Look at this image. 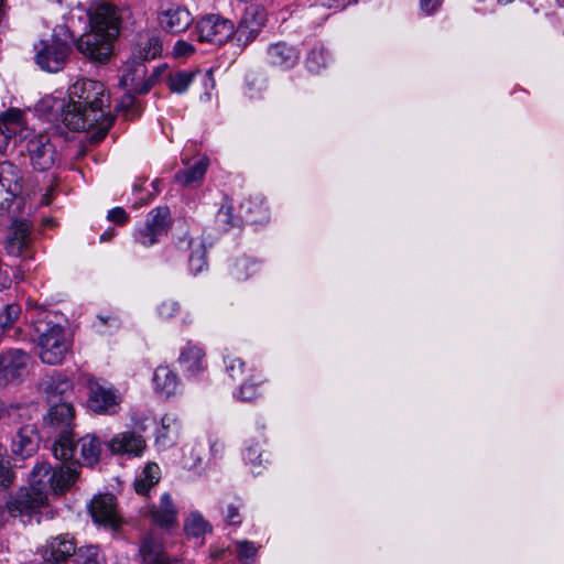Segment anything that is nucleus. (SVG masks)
<instances>
[{"label": "nucleus", "instance_id": "nucleus-12", "mask_svg": "<svg viewBox=\"0 0 564 564\" xmlns=\"http://www.w3.org/2000/svg\"><path fill=\"white\" fill-rule=\"evenodd\" d=\"M70 51L66 41L53 36L48 42H41V48L36 53V63L42 69L56 73L65 66Z\"/></svg>", "mask_w": 564, "mask_h": 564}, {"label": "nucleus", "instance_id": "nucleus-23", "mask_svg": "<svg viewBox=\"0 0 564 564\" xmlns=\"http://www.w3.org/2000/svg\"><path fill=\"white\" fill-rule=\"evenodd\" d=\"M40 435L35 425L24 424L21 426L11 442V452L14 456L28 458L36 453Z\"/></svg>", "mask_w": 564, "mask_h": 564}, {"label": "nucleus", "instance_id": "nucleus-57", "mask_svg": "<svg viewBox=\"0 0 564 564\" xmlns=\"http://www.w3.org/2000/svg\"><path fill=\"white\" fill-rule=\"evenodd\" d=\"M204 76L208 82H210L212 86L214 87L215 83H214L213 72L207 70Z\"/></svg>", "mask_w": 564, "mask_h": 564}, {"label": "nucleus", "instance_id": "nucleus-14", "mask_svg": "<svg viewBox=\"0 0 564 564\" xmlns=\"http://www.w3.org/2000/svg\"><path fill=\"white\" fill-rule=\"evenodd\" d=\"M89 390L88 406L98 414H113L117 412L121 398L116 391L97 380L90 379L87 383Z\"/></svg>", "mask_w": 564, "mask_h": 564}, {"label": "nucleus", "instance_id": "nucleus-28", "mask_svg": "<svg viewBox=\"0 0 564 564\" xmlns=\"http://www.w3.org/2000/svg\"><path fill=\"white\" fill-rule=\"evenodd\" d=\"M162 52V43L158 36H142L133 47L132 56L141 62L155 58Z\"/></svg>", "mask_w": 564, "mask_h": 564}, {"label": "nucleus", "instance_id": "nucleus-42", "mask_svg": "<svg viewBox=\"0 0 564 564\" xmlns=\"http://www.w3.org/2000/svg\"><path fill=\"white\" fill-rule=\"evenodd\" d=\"M188 262L194 274L203 271L206 267V250L203 245L198 243L192 249Z\"/></svg>", "mask_w": 564, "mask_h": 564}, {"label": "nucleus", "instance_id": "nucleus-7", "mask_svg": "<svg viewBox=\"0 0 564 564\" xmlns=\"http://www.w3.org/2000/svg\"><path fill=\"white\" fill-rule=\"evenodd\" d=\"M195 31L199 42L223 45L229 39L235 40V24L218 14H207L196 22Z\"/></svg>", "mask_w": 564, "mask_h": 564}, {"label": "nucleus", "instance_id": "nucleus-51", "mask_svg": "<svg viewBox=\"0 0 564 564\" xmlns=\"http://www.w3.org/2000/svg\"><path fill=\"white\" fill-rule=\"evenodd\" d=\"M194 52V46L185 41H177L173 48V54L177 57L188 56Z\"/></svg>", "mask_w": 564, "mask_h": 564}, {"label": "nucleus", "instance_id": "nucleus-53", "mask_svg": "<svg viewBox=\"0 0 564 564\" xmlns=\"http://www.w3.org/2000/svg\"><path fill=\"white\" fill-rule=\"evenodd\" d=\"M239 556L241 558H250L254 556L257 549L252 542L242 541L238 543Z\"/></svg>", "mask_w": 564, "mask_h": 564}, {"label": "nucleus", "instance_id": "nucleus-21", "mask_svg": "<svg viewBox=\"0 0 564 564\" xmlns=\"http://www.w3.org/2000/svg\"><path fill=\"white\" fill-rule=\"evenodd\" d=\"M161 28L172 34L186 31L193 23L192 13L184 6L172 4L158 15Z\"/></svg>", "mask_w": 564, "mask_h": 564}, {"label": "nucleus", "instance_id": "nucleus-26", "mask_svg": "<svg viewBox=\"0 0 564 564\" xmlns=\"http://www.w3.org/2000/svg\"><path fill=\"white\" fill-rule=\"evenodd\" d=\"M153 383L159 393L170 397L176 392L178 377L167 366H159L153 375Z\"/></svg>", "mask_w": 564, "mask_h": 564}, {"label": "nucleus", "instance_id": "nucleus-44", "mask_svg": "<svg viewBox=\"0 0 564 564\" xmlns=\"http://www.w3.org/2000/svg\"><path fill=\"white\" fill-rule=\"evenodd\" d=\"M306 66L311 72H319L325 66V54L323 47H313L306 58Z\"/></svg>", "mask_w": 564, "mask_h": 564}, {"label": "nucleus", "instance_id": "nucleus-31", "mask_svg": "<svg viewBox=\"0 0 564 564\" xmlns=\"http://www.w3.org/2000/svg\"><path fill=\"white\" fill-rule=\"evenodd\" d=\"M204 351L196 346H188L183 349L180 356V364L185 371L194 375L203 370Z\"/></svg>", "mask_w": 564, "mask_h": 564}, {"label": "nucleus", "instance_id": "nucleus-2", "mask_svg": "<svg viewBox=\"0 0 564 564\" xmlns=\"http://www.w3.org/2000/svg\"><path fill=\"white\" fill-rule=\"evenodd\" d=\"M68 98L62 119L74 131L88 130L102 117V109L109 102L105 85L87 78L76 80L68 88Z\"/></svg>", "mask_w": 564, "mask_h": 564}, {"label": "nucleus", "instance_id": "nucleus-20", "mask_svg": "<svg viewBox=\"0 0 564 564\" xmlns=\"http://www.w3.org/2000/svg\"><path fill=\"white\" fill-rule=\"evenodd\" d=\"M77 546L73 536L61 534L50 539L43 547V557L48 564H64L73 561Z\"/></svg>", "mask_w": 564, "mask_h": 564}, {"label": "nucleus", "instance_id": "nucleus-3", "mask_svg": "<svg viewBox=\"0 0 564 564\" xmlns=\"http://www.w3.org/2000/svg\"><path fill=\"white\" fill-rule=\"evenodd\" d=\"M74 417L75 409L70 401L50 404V409L44 416V424L54 431H58V437L52 447L55 458H69L75 455L76 448L74 447L72 432Z\"/></svg>", "mask_w": 564, "mask_h": 564}, {"label": "nucleus", "instance_id": "nucleus-59", "mask_svg": "<svg viewBox=\"0 0 564 564\" xmlns=\"http://www.w3.org/2000/svg\"><path fill=\"white\" fill-rule=\"evenodd\" d=\"M102 324H106V319L104 317H99Z\"/></svg>", "mask_w": 564, "mask_h": 564}, {"label": "nucleus", "instance_id": "nucleus-58", "mask_svg": "<svg viewBox=\"0 0 564 564\" xmlns=\"http://www.w3.org/2000/svg\"><path fill=\"white\" fill-rule=\"evenodd\" d=\"M2 514H3V507H2V505H0V517H2Z\"/></svg>", "mask_w": 564, "mask_h": 564}, {"label": "nucleus", "instance_id": "nucleus-33", "mask_svg": "<svg viewBox=\"0 0 564 564\" xmlns=\"http://www.w3.org/2000/svg\"><path fill=\"white\" fill-rule=\"evenodd\" d=\"M73 564H105V557L97 546L77 547L72 561Z\"/></svg>", "mask_w": 564, "mask_h": 564}, {"label": "nucleus", "instance_id": "nucleus-39", "mask_svg": "<svg viewBox=\"0 0 564 564\" xmlns=\"http://www.w3.org/2000/svg\"><path fill=\"white\" fill-rule=\"evenodd\" d=\"M178 436V426L174 419L170 416H164L162 419V431L160 432L156 441L166 444L165 441L173 443Z\"/></svg>", "mask_w": 564, "mask_h": 564}, {"label": "nucleus", "instance_id": "nucleus-17", "mask_svg": "<svg viewBox=\"0 0 564 564\" xmlns=\"http://www.w3.org/2000/svg\"><path fill=\"white\" fill-rule=\"evenodd\" d=\"M29 357L22 350H9L0 355V387L14 382L26 375Z\"/></svg>", "mask_w": 564, "mask_h": 564}, {"label": "nucleus", "instance_id": "nucleus-46", "mask_svg": "<svg viewBox=\"0 0 564 564\" xmlns=\"http://www.w3.org/2000/svg\"><path fill=\"white\" fill-rule=\"evenodd\" d=\"M241 503L228 502L225 509L221 510L225 521L230 525H238L242 522L240 514Z\"/></svg>", "mask_w": 564, "mask_h": 564}, {"label": "nucleus", "instance_id": "nucleus-47", "mask_svg": "<svg viewBox=\"0 0 564 564\" xmlns=\"http://www.w3.org/2000/svg\"><path fill=\"white\" fill-rule=\"evenodd\" d=\"M7 449L0 444V486L9 487L13 484V474L11 473L8 460L6 459Z\"/></svg>", "mask_w": 564, "mask_h": 564}, {"label": "nucleus", "instance_id": "nucleus-22", "mask_svg": "<svg viewBox=\"0 0 564 564\" xmlns=\"http://www.w3.org/2000/svg\"><path fill=\"white\" fill-rule=\"evenodd\" d=\"M145 447L144 437L134 431L117 433L108 442V448L115 455L140 456Z\"/></svg>", "mask_w": 564, "mask_h": 564}, {"label": "nucleus", "instance_id": "nucleus-34", "mask_svg": "<svg viewBox=\"0 0 564 564\" xmlns=\"http://www.w3.org/2000/svg\"><path fill=\"white\" fill-rule=\"evenodd\" d=\"M194 76L195 73L186 70L170 73L166 84L172 93L183 94L192 84Z\"/></svg>", "mask_w": 564, "mask_h": 564}, {"label": "nucleus", "instance_id": "nucleus-11", "mask_svg": "<svg viewBox=\"0 0 564 564\" xmlns=\"http://www.w3.org/2000/svg\"><path fill=\"white\" fill-rule=\"evenodd\" d=\"M162 72H164V69L155 68L152 75L147 79V66L143 62L131 56L124 65L120 84L134 93L145 94L154 85Z\"/></svg>", "mask_w": 564, "mask_h": 564}, {"label": "nucleus", "instance_id": "nucleus-60", "mask_svg": "<svg viewBox=\"0 0 564 564\" xmlns=\"http://www.w3.org/2000/svg\"><path fill=\"white\" fill-rule=\"evenodd\" d=\"M558 3H560L561 6H564V0H558Z\"/></svg>", "mask_w": 564, "mask_h": 564}, {"label": "nucleus", "instance_id": "nucleus-45", "mask_svg": "<svg viewBox=\"0 0 564 564\" xmlns=\"http://www.w3.org/2000/svg\"><path fill=\"white\" fill-rule=\"evenodd\" d=\"M21 314V307L18 304H9L0 313V327L8 328L13 325Z\"/></svg>", "mask_w": 564, "mask_h": 564}, {"label": "nucleus", "instance_id": "nucleus-35", "mask_svg": "<svg viewBox=\"0 0 564 564\" xmlns=\"http://www.w3.org/2000/svg\"><path fill=\"white\" fill-rule=\"evenodd\" d=\"M257 264L249 258H240L236 260L231 268V275L237 281H245L251 274L256 273Z\"/></svg>", "mask_w": 564, "mask_h": 564}, {"label": "nucleus", "instance_id": "nucleus-13", "mask_svg": "<svg viewBox=\"0 0 564 564\" xmlns=\"http://www.w3.org/2000/svg\"><path fill=\"white\" fill-rule=\"evenodd\" d=\"M89 25L91 30L118 35L121 18L118 9L105 1L94 2L88 9Z\"/></svg>", "mask_w": 564, "mask_h": 564}, {"label": "nucleus", "instance_id": "nucleus-52", "mask_svg": "<svg viewBox=\"0 0 564 564\" xmlns=\"http://www.w3.org/2000/svg\"><path fill=\"white\" fill-rule=\"evenodd\" d=\"M107 218L110 221H113L118 225H122L127 221L128 214L126 213V210L123 208L116 207V208H112L111 210H109Z\"/></svg>", "mask_w": 564, "mask_h": 564}, {"label": "nucleus", "instance_id": "nucleus-15", "mask_svg": "<svg viewBox=\"0 0 564 564\" xmlns=\"http://www.w3.org/2000/svg\"><path fill=\"white\" fill-rule=\"evenodd\" d=\"M39 390L50 404H56L63 401H70V397L74 393V384L67 376L54 372L40 381Z\"/></svg>", "mask_w": 564, "mask_h": 564}, {"label": "nucleus", "instance_id": "nucleus-55", "mask_svg": "<svg viewBox=\"0 0 564 564\" xmlns=\"http://www.w3.org/2000/svg\"><path fill=\"white\" fill-rule=\"evenodd\" d=\"M257 449L256 448H248L246 458L252 464H256V460L261 457V454L256 456Z\"/></svg>", "mask_w": 564, "mask_h": 564}, {"label": "nucleus", "instance_id": "nucleus-43", "mask_svg": "<svg viewBox=\"0 0 564 564\" xmlns=\"http://www.w3.org/2000/svg\"><path fill=\"white\" fill-rule=\"evenodd\" d=\"M22 117L23 115L21 110L11 108L0 116V123L7 126L10 130H14L17 133L22 126Z\"/></svg>", "mask_w": 564, "mask_h": 564}, {"label": "nucleus", "instance_id": "nucleus-40", "mask_svg": "<svg viewBox=\"0 0 564 564\" xmlns=\"http://www.w3.org/2000/svg\"><path fill=\"white\" fill-rule=\"evenodd\" d=\"M29 410V406H22L20 404L7 405L0 400V420L8 417L13 423H19L24 417V413Z\"/></svg>", "mask_w": 564, "mask_h": 564}, {"label": "nucleus", "instance_id": "nucleus-56", "mask_svg": "<svg viewBox=\"0 0 564 564\" xmlns=\"http://www.w3.org/2000/svg\"><path fill=\"white\" fill-rule=\"evenodd\" d=\"M223 448V444L215 442L212 444L210 449L214 454H218Z\"/></svg>", "mask_w": 564, "mask_h": 564}, {"label": "nucleus", "instance_id": "nucleus-9", "mask_svg": "<svg viewBox=\"0 0 564 564\" xmlns=\"http://www.w3.org/2000/svg\"><path fill=\"white\" fill-rule=\"evenodd\" d=\"M74 447L76 448L75 455L69 458H58L64 464L56 469L62 468H75L77 470V478L79 477V467L94 466L99 462L101 454V442L94 434H86L85 436L74 441Z\"/></svg>", "mask_w": 564, "mask_h": 564}, {"label": "nucleus", "instance_id": "nucleus-18", "mask_svg": "<svg viewBox=\"0 0 564 564\" xmlns=\"http://www.w3.org/2000/svg\"><path fill=\"white\" fill-rule=\"evenodd\" d=\"M89 511L97 524L104 525L112 531H117L120 528L121 520L117 512L113 496L100 495L95 497L89 505Z\"/></svg>", "mask_w": 564, "mask_h": 564}, {"label": "nucleus", "instance_id": "nucleus-37", "mask_svg": "<svg viewBox=\"0 0 564 564\" xmlns=\"http://www.w3.org/2000/svg\"><path fill=\"white\" fill-rule=\"evenodd\" d=\"M116 111L122 113L126 120H132L140 115L137 100L133 95L126 94L116 105Z\"/></svg>", "mask_w": 564, "mask_h": 564}, {"label": "nucleus", "instance_id": "nucleus-27", "mask_svg": "<svg viewBox=\"0 0 564 564\" xmlns=\"http://www.w3.org/2000/svg\"><path fill=\"white\" fill-rule=\"evenodd\" d=\"M268 57L274 66L291 67L297 61V53L285 43H276L269 47Z\"/></svg>", "mask_w": 564, "mask_h": 564}, {"label": "nucleus", "instance_id": "nucleus-50", "mask_svg": "<svg viewBox=\"0 0 564 564\" xmlns=\"http://www.w3.org/2000/svg\"><path fill=\"white\" fill-rule=\"evenodd\" d=\"M15 134L17 133L14 132V130H10V128H7V126L0 123V153L6 152L10 144L11 139Z\"/></svg>", "mask_w": 564, "mask_h": 564}, {"label": "nucleus", "instance_id": "nucleus-49", "mask_svg": "<svg viewBox=\"0 0 564 564\" xmlns=\"http://www.w3.org/2000/svg\"><path fill=\"white\" fill-rule=\"evenodd\" d=\"M178 311V304L173 300L163 301L159 306V313L164 318H170Z\"/></svg>", "mask_w": 564, "mask_h": 564}, {"label": "nucleus", "instance_id": "nucleus-25", "mask_svg": "<svg viewBox=\"0 0 564 564\" xmlns=\"http://www.w3.org/2000/svg\"><path fill=\"white\" fill-rule=\"evenodd\" d=\"M140 553L144 564H177L170 560L163 552L162 544L151 535L142 540Z\"/></svg>", "mask_w": 564, "mask_h": 564}, {"label": "nucleus", "instance_id": "nucleus-10", "mask_svg": "<svg viewBox=\"0 0 564 564\" xmlns=\"http://www.w3.org/2000/svg\"><path fill=\"white\" fill-rule=\"evenodd\" d=\"M170 214L167 206H159L151 210L144 226L135 231V240L144 247L156 243L159 237L165 235L170 228Z\"/></svg>", "mask_w": 564, "mask_h": 564}, {"label": "nucleus", "instance_id": "nucleus-6", "mask_svg": "<svg viewBox=\"0 0 564 564\" xmlns=\"http://www.w3.org/2000/svg\"><path fill=\"white\" fill-rule=\"evenodd\" d=\"M24 139L30 164L35 171H48L57 164L58 152L47 134L32 132Z\"/></svg>", "mask_w": 564, "mask_h": 564}, {"label": "nucleus", "instance_id": "nucleus-36", "mask_svg": "<svg viewBox=\"0 0 564 564\" xmlns=\"http://www.w3.org/2000/svg\"><path fill=\"white\" fill-rule=\"evenodd\" d=\"M264 380L260 376H250L239 389L242 401H252L259 397V387Z\"/></svg>", "mask_w": 564, "mask_h": 564}, {"label": "nucleus", "instance_id": "nucleus-19", "mask_svg": "<svg viewBox=\"0 0 564 564\" xmlns=\"http://www.w3.org/2000/svg\"><path fill=\"white\" fill-rule=\"evenodd\" d=\"M21 191V171L11 162L0 163V209L9 207Z\"/></svg>", "mask_w": 564, "mask_h": 564}, {"label": "nucleus", "instance_id": "nucleus-16", "mask_svg": "<svg viewBox=\"0 0 564 564\" xmlns=\"http://www.w3.org/2000/svg\"><path fill=\"white\" fill-rule=\"evenodd\" d=\"M32 241V224L28 220H17L8 230L4 249L9 256L22 257L30 250Z\"/></svg>", "mask_w": 564, "mask_h": 564}, {"label": "nucleus", "instance_id": "nucleus-4", "mask_svg": "<svg viewBox=\"0 0 564 564\" xmlns=\"http://www.w3.org/2000/svg\"><path fill=\"white\" fill-rule=\"evenodd\" d=\"M40 333L37 338L39 356L47 365L61 364L68 354L70 344L66 338L65 330L59 325H53L44 330L36 328Z\"/></svg>", "mask_w": 564, "mask_h": 564}, {"label": "nucleus", "instance_id": "nucleus-29", "mask_svg": "<svg viewBox=\"0 0 564 564\" xmlns=\"http://www.w3.org/2000/svg\"><path fill=\"white\" fill-rule=\"evenodd\" d=\"M207 166L208 160L200 159L193 166L178 171L175 174V180L185 186H196L203 181Z\"/></svg>", "mask_w": 564, "mask_h": 564}, {"label": "nucleus", "instance_id": "nucleus-48", "mask_svg": "<svg viewBox=\"0 0 564 564\" xmlns=\"http://www.w3.org/2000/svg\"><path fill=\"white\" fill-rule=\"evenodd\" d=\"M226 371L232 379H239L245 372V362L238 357H227L225 359Z\"/></svg>", "mask_w": 564, "mask_h": 564}, {"label": "nucleus", "instance_id": "nucleus-8", "mask_svg": "<svg viewBox=\"0 0 564 564\" xmlns=\"http://www.w3.org/2000/svg\"><path fill=\"white\" fill-rule=\"evenodd\" d=\"M267 22V11L260 4H249L235 26V41L238 46H247L256 40Z\"/></svg>", "mask_w": 564, "mask_h": 564}, {"label": "nucleus", "instance_id": "nucleus-38", "mask_svg": "<svg viewBox=\"0 0 564 564\" xmlns=\"http://www.w3.org/2000/svg\"><path fill=\"white\" fill-rule=\"evenodd\" d=\"M216 224L224 231H228L237 226V219L232 215V206L228 202L224 203L218 209Z\"/></svg>", "mask_w": 564, "mask_h": 564}, {"label": "nucleus", "instance_id": "nucleus-30", "mask_svg": "<svg viewBox=\"0 0 564 564\" xmlns=\"http://www.w3.org/2000/svg\"><path fill=\"white\" fill-rule=\"evenodd\" d=\"M159 480L160 467L154 463H149L141 476L134 480V489L140 495H147Z\"/></svg>", "mask_w": 564, "mask_h": 564}, {"label": "nucleus", "instance_id": "nucleus-32", "mask_svg": "<svg viewBox=\"0 0 564 564\" xmlns=\"http://www.w3.org/2000/svg\"><path fill=\"white\" fill-rule=\"evenodd\" d=\"M184 531L187 536L199 538L212 532V525L198 511H193L184 521Z\"/></svg>", "mask_w": 564, "mask_h": 564}, {"label": "nucleus", "instance_id": "nucleus-1", "mask_svg": "<svg viewBox=\"0 0 564 564\" xmlns=\"http://www.w3.org/2000/svg\"><path fill=\"white\" fill-rule=\"evenodd\" d=\"M75 468L53 469L46 462L36 463L30 474L29 485L20 487L6 501L12 518L31 522L50 505V497L63 495L76 482Z\"/></svg>", "mask_w": 564, "mask_h": 564}, {"label": "nucleus", "instance_id": "nucleus-54", "mask_svg": "<svg viewBox=\"0 0 564 564\" xmlns=\"http://www.w3.org/2000/svg\"><path fill=\"white\" fill-rule=\"evenodd\" d=\"M441 2L442 0H421V9L426 13H432Z\"/></svg>", "mask_w": 564, "mask_h": 564}, {"label": "nucleus", "instance_id": "nucleus-24", "mask_svg": "<svg viewBox=\"0 0 564 564\" xmlns=\"http://www.w3.org/2000/svg\"><path fill=\"white\" fill-rule=\"evenodd\" d=\"M177 508L169 492L163 494L159 503L151 506L147 511V516L151 518L153 523L165 529L177 524Z\"/></svg>", "mask_w": 564, "mask_h": 564}, {"label": "nucleus", "instance_id": "nucleus-41", "mask_svg": "<svg viewBox=\"0 0 564 564\" xmlns=\"http://www.w3.org/2000/svg\"><path fill=\"white\" fill-rule=\"evenodd\" d=\"M112 123L113 117H107L102 113V117L89 128L91 129L96 126V129L90 133V141L93 143H98L104 140Z\"/></svg>", "mask_w": 564, "mask_h": 564}, {"label": "nucleus", "instance_id": "nucleus-5", "mask_svg": "<svg viewBox=\"0 0 564 564\" xmlns=\"http://www.w3.org/2000/svg\"><path fill=\"white\" fill-rule=\"evenodd\" d=\"M117 36L90 29L76 41L75 45L84 57L101 65L109 62L113 51V41Z\"/></svg>", "mask_w": 564, "mask_h": 564}]
</instances>
